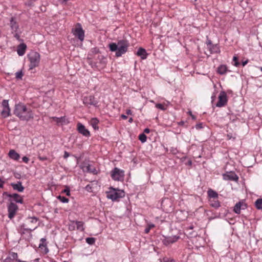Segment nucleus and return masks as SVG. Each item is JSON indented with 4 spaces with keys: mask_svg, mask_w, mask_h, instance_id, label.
<instances>
[{
    "mask_svg": "<svg viewBox=\"0 0 262 262\" xmlns=\"http://www.w3.org/2000/svg\"><path fill=\"white\" fill-rule=\"evenodd\" d=\"M124 176V171L117 167L115 168L112 171L111 177L115 181H123Z\"/></svg>",
    "mask_w": 262,
    "mask_h": 262,
    "instance_id": "obj_6",
    "label": "nucleus"
},
{
    "mask_svg": "<svg viewBox=\"0 0 262 262\" xmlns=\"http://www.w3.org/2000/svg\"><path fill=\"white\" fill-rule=\"evenodd\" d=\"M73 33L74 35L77 37L80 41H83L84 37V32L81 27L80 24H77V26L73 29Z\"/></svg>",
    "mask_w": 262,
    "mask_h": 262,
    "instance_id": "obj_8",
    "label": "nucleus"
},
{
    "mask_svg": "<svg viewBox=\"0 0 262 262\" xmlns=\"http://www.w3.org/2000/svg\"><path fill=\"white\" fill-rule=\"evenodd\" d=\"M73 224L76 226V229L79 231L84 230L83 222L81 221H73Z\"/></svg>",
    "mask_w": 262,
    "mask_h": 262,
    "instance_id": "obj_27",
    "label": "nucleus"
},
{
    "mask_svg": "<svg viewBox=\"0 0 262 262\" xmlns=\"http://www.w3.org/2000/svg\"><path fill=\"white\" fill-rule=\"evenodd\" d=\"M14 114L22 121H28L33 118V114L30 107H27L23 103H19L15 105Z\"/></svg>",
    "mask_w": 262,
    "mask_h": 262,
    "instance_id": "obj_1",
    "label": "nucleus"
},
{
    "mask_svg": "<svg viewBox=\"0 0 262 262\" xmlns=\"http://www.w3.org/2000/svg\"><path fill=\"white\" fill-rule=\"evenodd\" d=\"M29 60L30 62L29 69L32 70L37 67L40 62V54L35 51H31L28 55Z\"/></svg>",
    "mask_w": 262,
    "mask_h": 262,
    "instance_id": "obj_4",
    "label": "nucleus"
},
{
    "mask_svg": "<svg viewBox=\"0 0 262 262\" xmlns=\"http://www.w3.org/2000/svg\"><path fill=\"white\" fill-rule=\"evenodd\" d=\"M195 128L197 129H200L203 128V124L202 123H200L198 124H196L195 125Z\"/></svg>",
    "mask_w": 262,
    "mask_h": 262,
    "instance_id": "obj_44",
    "label": "nucleus"
},
{
    "mask_svg": "<svg viewBox=\"0 0 262 262\" xmlns=\"http://www.w3.org/2000/svg\"><path fill=\"white\" fill-rule=\"evenodd\" d=\"M69 1V0H63V2H66Z\"/></svg>",
    "mask_w": 262,
    "mask_h": 262,
    "instance_id": "obj_62",
    "label": "nucleus"
},
{
    "mask_svg": "<svg viewBox=\"0 0 262 262\" xmlns=\"http://www.w3.org/2000/svg\"><path fill=\"white\" fill-rule=\"evenodd\" d=\"M85 189L88 191H89V192H91L92 191V186L90 184H88L85 187Z\"/></svg>",
    "mask_w": 262,
    "mask_h": 262,
    "instance_id": "obj_45",
    "label": "nucleus"
},
{
    "mask_svg": "<svg viewBox=\"0 0 262 262\" xmlns=\"http://www.w3.org/2000/svg\"><path fill=\"white\" fill-rule=\"evenodd\" d=\"M46 239L45 238H42L40 240V243H45L46 242Z\"/></svg>",
    "mask_w": 262,
    "mask_h": 262,
    "instance_id": "obj_53",
    "label": "nucleus"
},
{
    "mask_svg": "<svg viewBox=\"0 0 262 262\" xmlns=\"http://www.w3.org/2000/svg\"><path fill=\"white\" fill-rule=\"evenodd\" d=\"M170 151L173 155H176L178 152V150H177V149L173 147L170 148Z\"/></svg>",
    "mask_w": 262,
    "mask_h": 262,
    "instance_id": "obj_42",
    "label": "nucleus"
},
{
    "mask_svg": "<svg viewBox=\"0 0 262 262\" xmlns=\"http://www.w3.org/2000/svg\"><path fill=\"white\" fill-rule=\"evenodd\" d=\"M77 130L78 132L85 137H89L90 136V133L84 125L81 123H78L77 124Z\"/></svg>",
    "mask_w": 262,
    "mask_h": 262,
    "instance_id": "obj_13",
    "label": "nucleus"
},
{
    "mask_svg": "<svg viewBox=\"0 0 262 262\" xmlns=\"http://www.w3.org/2000/svg\"><path fill=\"white\" fill-rule=\"evenodd\" d=\"M69 156H70L69 153L67 151H64V155H63V158L64 159H67L68 157H69Z\"/></svg>",
    "mask_w": 262,
    "mask_h": 262,
    "instance_id": "obj_48",
    "label": "nucleus"
},
{
    "mask_svg": "<svg viewBox=\"0 0 262 262\" xmlns=\"http://www.w3.org/2000/svg\"><path fill=\"white\" fill-rule=\"evenodd\" d=\"M11 186L13 189L17 190L18 192H23L25 189L24 187L23 186L21 182L18 181L17 183H11Z\"/></svg>",
    "mask_w": 262,
    "mask_h": 262,
    "instance_id": "obj_20",
    "label": "nucleus"
},
{
    "mask_svg": "<svg viewBox=\"0 0 262 262\" xmlns=\"http://www.w3.org/2000/svg\"><path fill=\"white\" fill-rule=\"evenodd\" d=\"M38 218L36 217H28L27 219V223L21 225V228L27 231H32L34 230L38 226Z\"/></svg>",
    "mask_w": 262,
    "mask_h": 262,
    "instance_id": "obj_3",
    "label": "nucleus"
},
{
    "mask_svg": "<svg viewBox=\"0 0 262 262\" xmlns=\"http://www.w3.org/2000/svg\"><path fill=\"white\" fill-rule=\"evenodd\" d=\"M227 138H228V139L230 140V139H231V138H232V137L231 135H230V134H228V135H227Z\"/></svg>",
    "mask_w": 262,
    "mask_h": 262,
    "instance_id": "obj_58",
    "label": "nucleus"
},
{
    "mask_svg": "<svg viewBox=\"0 0 262 262\" xmlns=\"http://www.w3.org/2000/svg\"><path fill=\"white\" fill-rule=\"evenodd\" d=\"M255 207L258 209H262V198L258 199L255 202Z\"/></svg>",
    "mask_w": 262,
    "mask_h": 262,
    "instance_id": "obj_31",
    "label": "nucleus"
},
{
    "mask_svg": "<svg viewBox=\"0 0 262 262\" xmlns=\"http://www.w3.org/2000/svg\"><path fill=\"white\" fill-rule=\"evenodd\" d=\"M83 102L85 104L92 105L94 106H96L98 103V102L95 100V97L91 95L88 97H84Z\"/></svg>",
    "mask_w": 262,
    "mask_h": 262,
    "instance_id": "obj_14",
    "label": "nucleus"
},
{
    "mask_svg": "<svg viewBox=\"0 0 262 262\" xmlns=\"http://www.w3.org/2000/svg\"><path fill=\"white\" fill-rule=\"evenodd\" d=\"M179 236H168L166 237L163 239L162 242L164 245L165 246H168L170 244H173L174 242H177L178 239H179Z\"/></svg>",
    "mask_w": 262,
    "mask_h": 262,
    "instance_id": "obj_12",
    "label": "nucleus"
},
{
    "mask_svg": "<svg viewBox=\"0 0 262 262\" xmlns=\"http://www.w3.org/2000/svg\"><path fill=\"white\" fill-rule=\"evenodd\" d=\"M165 262H176V261H174V259H167V260L166 261H165Z\"/></svg>",
    "mask_w": 262,
    "mask_h": 262,
    "instance_id": "obj_55",
    "label": "nucleus"
},
{
    "mask_svg": "<svg viewBox=\"0 0 262 262\" xmlns=\"http://www.w3.org/2000/svg\"><path fill=\"white\" fill-rule=\"evenodd\" d=\"M86 171L88 172H89L93 173L94 174H96L97 173V170L95 169V168L92 165H91L90 164H89L86 167Z\"/></svg>",
    "mask_w": 262,
    "mask_h": 262,
    "instance_id": "obj_30",
    "label": "nucleus"
},
{
    "mask_svg": "<svg viewBox=\"0 0 262 262\" xmlns=\"http://www.w3.org/2000/svg\"><path fill=\"white\" fill-rule=\"evenodd\" d=\"M248 61H249L248 59H247L245 61H243L242 62V66L243 67H244L245 66H246L248 63Z\"/></svg>",
    "mask_w": 262,
    "mask_h": 262,
    "instance_id": "obj_50",
    "label": "nucleus"
},
{
    "mask_svg": "<svg viewBox=\"0 0 262 262\" xmlns=\"http://www.w3.org/2000/svg\"><path fill=\"white\" fill-rule=\"evenodd\" d=\"M38 159L40 161H43L47 160L48 159L47 157H41V156H39Z\"/></svg>",
    "mask_w": 262,
    "mask_h": 262,
    "instance_id": "obj_47",
    "label": "nucleus"
},
{
    "mask_svg": "<svg viewBox=\"0 0 262 262\" xmlns=\"http://www.w3.org/2000/svg\"><path fill=\"white\" fill-rule=\"evenodd\" d=\"M215 45V47H213L212 48V50H209L210 51L211 53H216L217 52V50L219 49L218 47L217 46V45Z\"/></svg>",
    "mask_w": 262,
    "mask_h": 262,
    "instance_id": "obj_43",
    "label": "nucleus"
},
{
    "mask_svg": "<svg viewBox=\"0 0 262 262\" xmlns=\"http://www.w3.org/2000/svg\"><path fill=\"white\" fill-rule=\"evenodd\" d=\"M99 120L96 118H92L90 121V124L95 130L99 129L98 124Z\"/></svg>",
    "mask_w": 262,
    "mask_h": 262,
    "instance_id": "obj_28",
    "label": "nucleus"
},
{
    "mask_svg": "<svg viewBox=\"0 0 262 262\" xmlns=\"http://www.w3.org/2000/svg\"><path fill=\"white\" fill-rule=\"evenodd\" d=\"M121 118H122L124 119H126L127 117L126 115L122 114L121 115Z\"/></svg>",
    "mask_w": 262,
    "mask_h": 262,
    "instance_id": "obj_57",
    "label": "nucleus"
},
{
    "mask_svg": "<svg viewBox=\"0 0 262 262\" xmlns=\"http://www.w3.org/2000/svg\"><path fill=\"white\" fill-rule=\"evenodd\" d=\"M246 205H244L241 202H238L237 203L234 207L233 211L236 214H240L241 209H244Z\"/></svg>",
    "mask_w": 262,
    "mask_h": 262,
    "instance_id": "obj_19",
    "label": "nucleus"
},
{
    "mask_svg": "<svg viewBox=\"0 0 262 262\" xmlns=\"http://www.w3.org/2000/svg\"><path fill=\"white\" fill-rule=\"evenodd\" d=\"M4 194L6 195L8 197L10 198H13V201L16 203L23 204V199L22 197L17 193H13V194H9L7 192H4Z\"/></svg>",
    "mask_w": 262,
    "mask_h": 262,
    "instance_id": "obj_15",
    "label": "nucleus"
},
{
    "mask_svg": "<svg viewBox=\"0 0 262 262\" xmlns=\"http://www.w3.org/2000/svg\"><path fill=\"white\" fill-rule=\"evenodd\" d=\"M10 26L11 29L14 31H16L18 28V25L15 20V18L13 17L11 18Z\"/></svg>",
    "mask_w": 262,
    "mask_h": 262,
    "instance_id": "obj_23",
    "label": "nucleus"
},
{
    "mask_svg": "<svg viewBox=\"0 0 262 262\" xmlns=\"http://www.w3.org/2000/svg\"><path fill=\"white\" fill-rule=\"evenodd\" d=\"M74 228H75V225H74H74H73H73H70V227H69V229H70V230H74Z\"/></svg>",
    "mask_w": 262,
    "mask_h": 262,
    "instance_id": "obj_54",
    "label": "nucleus"
},
{
    "mask_svg": "<svg viewBox=\"0 0 262 262\" xmlns=\"http://www.w3.org/2000/svg\"><path fill=\"white\" fill-rule=\"evenodd\" d=\"M57 198L58 200H60L61 202L64 203H67L69 201V199H68L64 196H61V195H58L57 197Z\"/></svg>",
    "mask_w": 262,
    "mask_h": 262,
    "instance_id": "obj_34",
    "label": "nucleus"
},
{
    "mask_svg": "<svg viewBox=\"0 0 262 262\" xmlns=\"http://www.w3.org/2000/svg\"><path fill=\"white\" fill-rule=\"evenodd\" d=\"M150 129H149V128H145V129H144V133H146V134H148V133H150Z\"/></svg>",
    "mask_w": 262,
    "mask_h": 262,
    "instance_id": "obj_51",
    "label": "nucleus"
},
{
    "mask_svg": "<svg viewBox=\"0 0 262 262\" xmlns=\"http://www.w3.org/2000/svg\"><path fill=\"white\" fill-rule=\"evenodd\" d=\"M136 54L138 56H140L142 59H145L147 56L146 51L142 48H140L138 49Z\"/></svg>",
    "mask_w": 262,
    "mask_h": 262,
    "instance_id": "obj_22",
    "label": "nucleus"
},
{
    "mask_svg": "<svg viewBox=\"0 0 262 262\" xmlns=\"http://www.w3.org/2000/svg\"><path fill=\"white\" fill-rule=\"evenodd\" d=\"M23 76V72L20 71H18L15 73V77L16 79H21Z\"/></svg>",
    "mask_w": 262,
    "mask_h": 262,
    "instance_id": "obj_38",
    "label": "nucleus"
},
{
    "mask_svg": "<svg viewBox=\"0 0 262 262\" xmlns=\"http://www.w3.org/2000/svg\"><path fill=\"white\" fill-rule=\"evenodd\" d=\"M232 64L233 66L238 67L240 65V63L238 61V58L237 56H234L233 58Z\"/></svg>",
    "mask_w": 262,
    "mask_h": 262,
    "instance_id": "obj_33",
    "label": "nucleus"
},
{
    "mask_svg": "<svg viewBox=\"0 0 262 262\" xmlns=\"http://www.w3.org/2000/svg\"><path fill=\"white\" fill-rule=\"evenodd\" d=\"M4 183H5V182L4 181H3L1 179V178L0 177V188H2L3 187Z\"/></svg>",
    "mask_w": 262,
    "mask_h": 262,
    "instance_id": "obj_49",
    "label": "nucleus"
},
{
    "mask_svg": "<svg viewBox=\"0 0 262 262\" xmlns=\"http://www.w3.org/2000/svg\"><path fill=\"white\" fill-rule=\"evenodd\" d=\"M128 121H129V122H130V123H131V122H132V121H133V118H130L129 119Z\"/></svg>",
    "mask_w": 262,
    "mask_h": 262,
    "instance_id": "obj_61",
    "label": "nucleus"
},
{
    "mask_svg": "<svg viewBox=\"0 0 262 262\" xmlns=\"http://www.w3.org/2000/svg\"><path fill=\"white\" fill-rule=\"evenodd\" d=\"M155 227L154 224H149V225H148V227H146V228L145 229V233H148L149 232L150 230L152 228H153V227Z\"/></svg>",
    "mask_w": 262,
    "mask_h": 262,
    "instance_id": "obj_39",
    "label": "nucleus"
},
{
    "mask_svg": "<svg viewBox=\"0 0 262 262\" xmlns=\"http://www.w3.org/2000/svg\"><path fill=\"white\" fill-rule=\"evenodd\" d=\"M227 102V94L224 91H221L219 96V101L216 104L217 107L225 106Z\"/></svg>",
    "mask_w": 262,
    "mask_h": 262,
    "instance_id": "obj_10",
    "label": "nucleus"
},
{
    "mask_svg": "<svg viewBox=\"0 0 262 262\" xmlns=\"http://www.w3.org/2000/svg\"><path fill=\"white\" fill-rule=\"evenodd\" d=\"M22 160H23V161L26 163H27L29 161V159L28 157H27L26 156L23 157L22 158Z\"/></svg>",
    "mask_w": 262,
    "mask_h": 262,
    "instance_id": "obj_46",
    "label": "nucleus"
},
{
    "mask_svg": "<svg viewBox=\"0 0 262 262\" xmlns=\"http://www.w3.org/2000/svg\"><path fill=\"white\" fill-rule=\"evenodd\" d=\"M208 195L209 199H217L219 196L218 193L214 190L210 189L208 190Z\"/></svg>",
    "mask_w": 262,
    "mask_h": 262,
    "instance_id": "obj_25",
    "label": "nucleus"
},
{
    "mask_svg": "<svg viewBox=\"0 0 262 262\" xmlns=\"http://www.w3.org/2000/svg\"><path fill=\"white\" fill-rule=\"evenodd\" d=\"M18 255L17 253L11 252L9 255L3 260V262H13L14 260L17 259Z\"/></svg>",
    "mask_w": 262,
    "mask_h": 262,
    "instance_id": "obj_16",
    "label": "nucleus"
},
{
    "mask_svg": "<svg viewBox=\"0 0 262 262\" xmlns=\"http://www.w3.org/2000/svg\"><path fill=\"white\" fill-rule=\"evenodd\" d=\"M139 139L142 143H144L146 141L147 137L144 133H142L139 135Z\"/></svg>",
    "mask_w": 262,
    "mask_h": 262,
    "instance_id": "obj_36",
    "label": "nucleus"
},
{
    "mask_svg": "<svg viewBox=\"0 0 262 262\" xmlns=\"http://www.w3.org/2000/svg\"><path fill=\"white\" fill-rule=\"evenodd\" d=\"M209 202L210 205L215 209L218 208L221 206L220 202L217 199H209Z\"/></svg>",
    "mask_w": 262,
    "mask_h": 262,
    "instance_id": "obj_24",
    "label": "nucleus"
},
{
    "mask_svg": "<svg viewBox=\"0 0 262 262\" xmlns=\"http://www.w3.org/2000/svg\"><path fill=\"white\" fill-rule=\"evenodd\" d=\"M188 228L189 229H192L193 228V226L191 225V226H189L188 227Z\"/></svg>",
    "mask_w": 262,
    "mask_h": 262,
    "instance_id": "obj_60",
    "label": "nucleus"
},
{
    "mask_svg": "<svg viewBox=\"0 0 262 262\" xmlns=\"http://www.w3.org/2000/svg\"><path fill=\"white\" fill-rule=\"evenodd\" d=\"M39 247L41 249H44V252L46 254L49 252V249L47 247V244L46 242L45 243H40L39 245Z\"/></svg>",
    "mask_w": 262,
    "mask_h": 262,
    "instance_id": "obj_32",
    "label": "nucleus"
},
{
    "mask_svg": "<svg viewBox=\"0 0 262 262\" xmlns=\"http://www.w3.org/2000/svg\"><path fill=\"white\" fill-rule=\"evenodd\" d=\"M187 165H188L189 166H191L192 165V161H191V160H188V161L187 162Z\"/></svg>",
    "mask_w": 262,
    "mask_h": 262,
    "instance_id": "obj_56",
    "label": "nucleus"
},
{
    "mask_svg": "<svg viewBox=\"0 0 262 262\" xmlns=\"http://www.w3.org/2000/svg\"><path fill=\"white\" fill-rule=\"evenodd\" d=\"M180 124H184V122H181L180 123Z\"/></svg>",
    "mask_w": 262,
    "mask_h": 262,
    "instance_id": "obj_63",
    "label": "nucleus"
},
{
    "mask_svg": "<svg viewBox=\"0 0 262 262\" xmlns=\"http://www.w3.org/2000/svg\"><path fill=\"white\" fill-rule=\"evenodd\" d=\"M206 44L208 48L209 49V50H212V48L213 47H215V45H214L212 43V42L210 40L208 39Z\"/></svg>",
    "mask_w": 262,
    "mask_h": 262,
    "instance_id": "obj_37",
    "label": "nucleus"
},
{
    "mask_svg": "<svg viewBox=\"0 0 262 262\" xmlns=\"http://www.w3.org/2000/svg\"><path fill=\"white\" fill-rule=\"evenodd\" d=\"M131 113H132V111H131L130 110H127L126 111V114H127V115L131 114Z\"/></svg>",
    "mask_w": 262,
    "mask_h": 262,
    "instance_id": "obj_59",
    "label": "nucleus"
},
{
    "mask_svg": "<svg viewBox=\"0 0 262 262\" xmlns=\"http://www.w3.org/2000/svg\"><path fill=\"white\" fill-rule=\"evenodd\" d=\"M52 119L55 121L57 124H62L63 123H66V118L65 117H61L60 118H58L56 117H53Z\"/></svg>",
    "mask_w": 262,
    "mask_h": 262,
    "instance_id": "obj_29",
    "label": "nucleus"
},
{
    "mask_svg": "<svg viewBox=\"0 0 262 262\" xmlns=\"http://www.w3.org/2000/svg\"><path fill=\"white\" fill-rule=\"evenodd\" d=\"M189 113L190 115L191 116V118H192V119L193 120H195L196 119V117L194 115H193L192 114L191 112H189Z\"/></svg>",
    "mask_w": 262,
    "mask_h": 262,
    "instance_id": "obj_52",
    "label": "nucleus"
},
{
    "mask_svg": "<svg viewBox=\"0 0 262 262\" xmlns=\"http://www.w3.org/2000/svg\"><path fill=\"white\" fill-rule=\"evenodd\" d=\"M101 65L103 68L105 66L107 63L106 58L102 55H99L97 56V62Z\"/></svg>",
    "mask_w": 262,
    "mask_h": 262,
    "instance_id": "obj_17",
    "label": "nucleus"
},
{
    "mask_svg": "<svg viewBox=\"0 0 262 262\" xmlns=\"http://www.w3.org/2000/svg\"><path fill=\"white\" fill-rule=\"evenodd\" d=\"M125 196L124 191L123 190H118L113 189V191H110L107 195V197L111 199L112 201H117L120 198H122Z\"/></svg>",
    "mask_w": 262,
    "mask_h": 262,
    "instance_id": "obj_5",
    "label": "nucleus"
},
{
    "mask_svg": "<svg viewBox=\"0 0 262 262\" xmlns=\"http://www.w3.org/2000/svg\"><path fill=\"white\" fill-rule=\"evenodd\" d=\"M8 155L10 159L15 161L18 160L20 158V155L14 149L10 150Z\"/></svg>",
    "mask_w": 262,
    "mask_h": 262,
    "instance_id": "obj_21",
    "label": "nucleus"
},
{
    "mask_svg": "<svg viewBox=\"0 0 262 262\" xmlns=\"http://www.w3.org/2000/svg\"><path fill=\"white\" fill-rule=\"evenodd\" d=\"M227 71V67L226 65L222 64L217 68V72L220 75L225 74Z\"/></svg>",
    "mask_w": 262,
    "mask_h": 262,
    "instance_id": "obj_26",
    "label": "nucleus"
},
{
    "mask_svg": "<svg viewBox=\"0 0 262 262\" xmlns=\"http://www.w3.org/2000/svg\"><path fill=\"white\" fill-rule=\"evenodd\" d=\"M156 107L162 111H165L166 109V108L161 103L156 104Z\"/></svg>",
    "mask_w": 262,
    "mask_h": 262,
    "instance_id": "obj_41",
    "label": "nucleus"
},
{
    "mask_svg": "<svg viewBox=\"0 0 262 262\" xmlns=\"http://www.w3.org/2000/svg\"><path fill=\"white\" fill-rule=\"evenodd\" d=\"M223 179L228 181L237 182L238 180V177L233 171L227 172L223 174Z\"/></svg>",
    "mask_w": 262,
    "mask_h": 262,
    "instance_id": "obj_11",
    "label": "nucleus"
},
{
    "mask_svg": "<svg viewBox=\"0 0 262 262\" xmlns=\"http://www.w3.org/2000/svg\"><path fill=\"white\" fill-rule=\"evenodd\" d=\"M129 43L126 40H120L117 43H111L109 45L110 51L116 52V56L120 57L127 51Z\"/></svg>",
    "mask_w": 262,
    "mask_h": 262,
    "instance_id": "obj_2",
    "label": "nucleus"
},
{
    "mask_svg": "<svg viewBox=\"0 0 262 262\" xmlns=\"http://www.w3.org/2000/svg\"><path fill=\"white\" fill-rule=\"evenodd\" d=\"M2 105L3 109L1 113V115L3 118H6L10 116V108L9 106L8 100H3Z\"/></svg>",
    "mask_w": 262,
    "mask_h": 262,
    "instance_id": "obj_9",
    "label": "nucleus"
},
{
    "mask_svg": "<svg viewBox=\"0 0 262 262\" xmlns=\"http://www.w3.org/2000/svg\"><path fill=\"white\" fill-rule=\"evenodd\" d=\"M260 70L262 71V67L260 68Z\"/></svg>",
    "mask_w": 262,
    "mask_h": 262,
    "instance_id": "obj_64",
    "label": "nucleus"
},
{
    "mask_svg": "<svg viewBox=\"0 0 262 262\" xmlns=\"http://www.w3.org/2000/svg\"><path fill=\"white\" fill-rule=\"evenodd\" d=\"M85 241L88 244L92 245L95 243L96 239L94 237H87Z\"/></svg>",
    "mask_w": 262,
    "mask_h": 262,
    "instance_id": "obj_35",
    "label": "nucleus"
},
{
    "mask_svg": "<svg viewBox=\"0 0 262 262\" xmlns=\"http://www.w3.org/2000/svg\"><path fill=\"white\" fill-rule=\"evenodd\" d=\"M18 210V206L13 202H10L8 205V217L10 219H13Z\"/></svg>",
    "mask_w": 262,
    "mask_h": 262,
    "instance_id": "obj_7",
    "label": "nucleus"
},
{
    "mask_svg": "<svg viewBox=\"0 0 262 262\" xmlns=\"http://www.w3.org/2000/svg\"><path fill=\"white\" fill-rule=\"evenodd\" d=\"M27 46L25 43H22L18 45L17 52L19 56H23L25 54Z\"/></svg>",
    "mask_w": 262,
    "mask_h": 262,
    "instance_id": "obj_18",
    "label": "nucleus"
},
{
    "mask_svg": "<svg viewBox=\"0 0 262 262\" xmlns=\"http://www.w3.org/2000/svg\"><path fill=\"white\" fill-rule=\"evenodd\" d=\"M62 193H65L67 195H70V189L68 186H66L65 189L62 191Z\"/></svg>",
    "mask_w": 262,
    "mask_h": 262,
    "instance_id": "obj_40",
    "label": "nucleus"
}]
</instances>
